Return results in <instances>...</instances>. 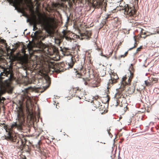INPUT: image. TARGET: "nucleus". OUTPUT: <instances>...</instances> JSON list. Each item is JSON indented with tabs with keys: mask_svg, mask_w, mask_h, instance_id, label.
<instances>
[{
	"mask_svg": "<svg viewBox=\"0 0 159 159\" xmlns=\"http://www.w3.org/2000/svg\"><path fill=\"white\" fill-rule=\"evenodd\" d=\"M134 40L135 41L134 44H136V42H135V41H136V39H135V38L134 37Z\"/></svg>",
	"mask_w": 159,
	"mask_h": 159,
	"instance_id": "23",
	"label": "nucleus"
},
{
	"mask_svg": "<svg viewBox=\"0 0 159 159\" xmlns=\"http://www.w3.org/2000/svg\"><path fill=\"white\" fill-rule=\"evenodd\" d=\"M62 33L63 37L65 38L66 40H68L69 39V37L66 36V34L67 33V31L65 30H63L62 31Z\"/></svg>",
	"mask_w": 159,
	"mask_h": 159,
	"instance_id": "12",
	"label": "nucleus"
},
{
	"mask_svg": "<svg viewBox=\"0 0 159 159\" xmlns=\"http://www.w3.org/2000/svg\"><path fill=\"white\" fill-rule=\"evenodd\" d=\"M135 46H135V45H134V46L133 48H129V50H130V49H132V48H134Z\"/></svg>",
	"mask_w": 159,
	"mask_h": 159,
	"instance_id": "27",
	"label": "nucleus"
},
{
	"mask_svg": "<svg viewBox=\"0 0 159 159\" xmlns=\"http://www.w3.org/2000/svg\"><path fill=\"white\" fill-rule=\"evenodd\" d=\"M115 59H117L116 57H115Z\"/></svg>",
	"mask_w": 159,
	"mask_h": 159,
	"instance_id": "35",
	"label": "nucleus"
},
{
	"mask_svg": "<svg viewBox=\"0 0 159 159\" xmlns=\"http://www.w3.org/2000/svg\"><path fill=\"white\" fill-rule=\"evenodd\" d=\"M24 159H26L25 158V157Z\"/></svg>",
	"mask_w": 159,
	"mask_h": 159,
	"instance_id": "36",
	"label": "nucleus"
},
{
	"mask_svg": "<svg viewBox=\"0 0 159 159\" xmlns=\"http://www.w3.org/2000/svg\"><path fill=\"white\" fill-rule=\"evenodd\" d=\"M111 80L110 82H111L112 83H115L116 82V80L118 79V77L116 73H112L110 75Z\"/></svg>",
	"mask_w": 159,
	"mask_h": 159,
	"instance_id": "9",
	"label": "nucleus"
},
{
	"mask_svg": "<svg viewBox=\"0 0 159 159\" xmlns=\"http://www.w3.org/2000/svg\"><path fill=\"white\" fill-rule=\"evenodd\" d=\"M141 48V47H140L139 48H137L136 50L137 51H139L140 49Z\"/></svg>",
	"mask_w": 159,
	"mask_h": 159,
	"instance_id": "20",
	"label": "nucleus"
},
{
	"mask_svg": "<svg viewBox=\"0 0 159 159\" xmlns=\"http://www.w3.org/2000/svg\"><path fill=\"white\" fill-rule=\"evenodd\" d=\"M47 80H46V81L47 82L48 84L46 86H43V87L44 88V90H45L47 88H48V87L49 85V84L50 83V82H49V77L48 76H47Z\"/></svg>",
	"mask_w": 159,
	"mask_h": 159,
	"instance_id": "13",
	"label": "nucleus"
},
{
	"mask_svg": "<svg viewBox=\"0 0 159 159\" xmlns=\"http://www.w3.org/2000/svg\"><path fill=\"white\" fill-rule=\"evenodd\" d=\"M127 53V52H126L124 54V55L125 56Z\"/></svg>",
	"mask_w": 159,
	"mask_h": 159,
	"instance_id": "25",
	"label": "nucleus"
},
{
	"mask_svg": "<svg viewBox=\"0 0 159 159\" xmlns=\"http://www.w3.org/2000/svg\"><path fill=\"white\" fill-rule=\"evenodd\" d=\"M32 35L34 38L36 39H39V37L40 36V35L39 32L38 31H37L34 33H33Z\"/></svg>",
	"mask_w": 159,
	"mask_h": 159,
	"instance_id": "10",
	"label": "nucleus"
},
{
	"mask_svg": "<svg viewBox=\"0 0 159 159\" xmlns=\"http://www.w3.org/2000/svg\"><path fill=\"white\" fill-rule=\"evenodd\" d=\"M12 89H12V88H11V89H10V92L11 93V92L12 91Z\"/></svg>",
	"mask_w": 159,
	"mask_h": 159,
	"instance_id": "29",
	"label": "nucleus"
},
{
	"mask_svg": "<svg viewBox=\"0 0 159 159\" xmlns=\"http://www.w3.org/2000/svg\"><path fill=\"white\" fill-rule=\"evenodd\" d=\"M142 34L145 35L146 34V33L142 32Z\"/></svg>",
	"mask_w": 159,
	"mask_h": 159,
	"instance_id": "26",
	"label": "nucleus"
},
{
	"mask_svg": "<svg viewBox=\"0 0 159 159\" xmlns=\"http://www.w3.org/2000/svg\"><path fill=\"white\" fill-rule=\"evenodd\" d=\"M124 14L128 15L129 16L133 15L135 13V11L133 7H129L128 6L125 7L123 9Z\"/></svg>",
	"mask_w": 159,
	"mask_h": 159,
	"instance_id": "6",
	"label": "nucleus"
},
{
	"mask_svg": "<svg viewBox=\"0 0 159 159\" xmlns=\"http://www.w3.org/2000/svg\"><path fill=\"white\" fill-rule=\"evenodd\" d=\"M154 34V33H153L151 34Z\"/></svg>",
	"mask_w": 159,
	"mask_h": 159,
	"instance_id": "34",
	"label": "nucleus"
},
{
	"mask_svg": "<svg viewBox=\"0 0 159 159\" xmlns=\"http://www.w3.org/2000/svg\"><path fill=\"white\" fill-rule=\"evenodd\" d=\"M9 87L8 84L5 85L2 82L0 83V103H2L5 99L3 97L1 98V95L5 92Z\"/></svg>",
	"mask_w": 159,
	"mask_h": 159,
	"instance_id": "5",
	"label": "nucleus"
},
{
	"mask_svg": "<svg viewBox=\"0 0 159 159\" xmlns=\"http://www.w3.org/2000/svg\"><path fill=\"white\" fill-rule=\"evenodd\" d=\"M19 111L18 112L17 115L18 120L16 122L14 123L11 125V128H9L7 125H4L2 127L6 132L7 133V137L8 139L11 138V133L13 128H16L17 129L21 130L22 128V125L24 122V115L22 109L21 107H19Z\"/></svg>",
	"mask_w": 159,
	"mask_h": 159,
	"instance_id": "1",
	"label": "nucleus"
},
{
	"mask_svg": "<svg viewBox=\"0 0 159 159\" xmlns=\"http://www.w3.org/2000/svg\"><path fill=\"white\" fill-rule=\"evenodd\" d=\"M11 3H13L15 7H17L19 4L20 0H9Z\"/></svg>",
	"mask_w": 159,
	"mask_h": 159,
	"instance_id": "11",
	"label": "nucleus"
},
{
	"mask_svg": "<svg viewBox=\"0 0 159 159\" xmlns=\"http://www.w3.org/2000/svg\"><path fill=\"white\" fill-rule=\"evenodd\" d=\"M124 109H127V108L126 107H125Z\"/></svg>",
	"mask_w": 159,
	"mask_h": 159,
	"instance_id": "33",
	"label": "nucleus"
},
{
	"mask_svg": "<svg viewBox=\"0 0 159 159\" xmlns=\"http://www.w3.org/2000/svg\"><path fill=\"white\" fill-rule=\"evenodd\" d=\"M29 10L32 15V17L31 19H27V21L29 22L31 21L34 23L36 22V18L34 14V11L33 10V6L32 2L30 0L28 1L26 4Z\"/></svg>",
	"mask_w": 159,
	"mask_h": 159,
	"instance_id": "3",
	"label": "nucleus"
},
{
	"mask_svg": "<svg viewBox=\"0 0 159 159\" xmlns=\"http://www.w3.org/2000/svg\"><path fill=\"white\" fill-rule=\"evenodd\" d=\"M22 52L24 54V55H25V49H23L22 50Z\"/></svg>",
	"mask_w": 159,
	"mask_h": 159,
	"instance_id": "19",
	"label": "nucleus"
},
{
	"mask_svg": "<svg viewBox=\"0 0 159 159\" xmlns=\"http://www.w3.org/2000/svg\"><path fill=\"white\" fill-rule=\"evenodd\" d=\"M23 101H25L26 102L27 107L29 106L31 104V100L30 98L27 95L26 93H25L24 96H23Z\"/></svg>",
	"mask_w": 159,
	"mask_h": 159,
	"instance_id": "8",
	"label": "nucleus"
},
{
	"mask_svg": "<svg viewBox=\"0 0 159 159\" xmlns=\"http://www.w3.org/2000/svg\"><path fill=\"white\" fill-rule=\"evenodd\" d=\"M54 20L53 18L45 17H43L42 19L40 17V15L38 20L36 19V22L34 23L33 30H35L37 29L36 27V24H40L48 33L51 32V29L54 23Z\"/></svg>",
	"mask_w": 159,
	"mask_h": 159,
	"instance_id": "2",
	"label": "nucleus"
},
{
	"mask_svg": "<svg viewBox=\"0 0 159 159\" xmlns=\"http://www.w3.org/2000/svg\"><path fill=\"white\" fill-rule=\"evenodd\" d=\"M62 1H69V2H71V1H73L74 0H61Z\"/></svg>",
	"mask_w": 159,
	"mask_h": 159,
	"instance_id": "21",
	"label": "nucleus"
},
{
	"mask_svg": "<svg viewBox=\"0 0 159 159\" xmlns=\"http://www.w3.org/2000/svg\"><path fill=\"white\" fill-rule=\"evenodd\" d=\"M4 123H3V124H2V123H1V124L0 123V126H1V125H4Z\"/></svg>",
	"mask_w": 159,
	"mask_h": 159,
	"instance_id": "30",
	"label": "nucleus"
},
{
	"mask_svg": "<svg viewBox=\"0 0 159 159\" xmlns=\"http://www.w3.org/2000/svg\"><path fill=\"white\" fill-rule=\"evenodd\" d=\"M91 34V32L90 31H86L84 33L85 35L87 36L88 37H89Z\"/></svg>",
	"mask_w": 159,
	"mask_h": 159,
	"instance_id": "14",
	"label": "nucleus"
},
{
	"mask_svg": "<svg viewBox=\"0 0 159 159\" xmlns=\"http://www.w3.org/2000/svg\"><path fill=\"white\" fill-rule=\"evenodd\" d=\"M130 72V77H129L128 79V82H126L125 81V80H126V77L124 76L122 78V84L121 85V86H124L125 85H129L130 84V82L131 81V80L132 79V73L129 71Z\"/></svg>",
	"mask_w": 159,
	"mask_h": 159,
	"instance_id": "7",
	"label": "nucleus"
},
{
	"mask_svg": "<svg viewBox=\"0 0 159 159\" xmlns=\"http://www.w3.org/2000/svg\"><path fill=\"white\" fill-rule=\"evenodd\" d=\"M59 5V4H57V3H56L54 4V6L56 7H58V6Z\"/></svg>",
	"mask_w": 159,
	"mask_h": 159,
	"instance_id": "22",
	"label": "nucleus"
},
{
	"mask_svg": "<svg viewBox=\"0 0 159 159\" xmlns=\"http://www.w3.org/2000/svg\"><path fill=\"white\" fill-rule=\"evenodd\" d=\"M27 47L28 48V50H31L32 48V45L30 44H29L27 45Z\"/></svg>",
	"mask_w": 159,
	"mask_h": 159,
	"instance_id": "16",
	"label": "nucleus"
},
{
	"mask_svg": "<svg viewBox=\"0 0 159 159\" xmlns=\"http://www.w3.org/2000/svg\"><path fill=\"white\" fill-rule=\"evenodd\" d=\"M125 57L124 54L123 55H121L118 57V58L119 59L122 57Z\"/></svg>",
	"mask_w": 159,
	"mask_h": 159,
	"instance_id": "18",
	"label": "nucleus"
},
{
	"mask_svg": "<svg viewBox=\"0 0 159 159\" xmlns=\"http://www.w3.org/2000/svg\"><path fill=\"white\" fill-rule=\"evenodd\" d=\"M149 34H148V35H147L146 36H145V37H143V38H146L147 36H149Z\"/></svg>",
	"mask_w": 159,
	"mask_h": 159,
	"instance_id": "28",
	"label": "nucleus"
},
{
	"mask_svg": "<svg viewBox=\"0 0 159 159\" xmlns=\"http://www.w3.org/2000/svg\"><path fill=\"white\" fill-rule=\"evenodd\" d=\"M70 66H72L73 65V63L72 62L71 64H70V65H69Z\"/></svg>",
	"mask_w": 159,
	"mask_h": 159,
	"instance_id": "24",
	"label": "nucleus"
},
{
	"mask_svg": "<svg viewBox=\"0 0 159 159\" xmlns=\"http://www.w3.org/2000/svg\"><path fill=\"white\" fill-rule=\"evenodd\" d=\"M21 60L22 62L23 63H25L26 61V59L24 57H21Z\"/></svg>",
	"mask_w": 159,
	"mask_h": 159,
	"instance_id": "15",
	"label": "nucleus"
},
{
	"mask_svg": "<svg viewBox=\"0 0 159 159\" xmlns=\"http://www.w3.org/2000/svg\"><path fill=\"white\" fill-rule=\"evenodd\" d=\"M145 83L146 86H148L150 85V83L149 82L147 81H145Z\"/></svg>",
	"mask_w": 159,
	"mask_h": 159,
	"instance_id": "17",
	"label": "nucleus"
},
{
	"mask_svg": "<svg viewBox=\"0 0 159 159\" xmlns=\"http://www.w3.org/2000/svg\"><path fill=\"white\" fill-rule=\"evenodd\" d=\"M101 55L102 56H104L105 57H106V56L105 55Z\"/></svg>",
	"mask_w": 159,
	"mask_h": 159,
	"instance_id": "32",
	"label": "nucleus"
},
{
	"mask_svg": "<svg viewBox=\"0 0 159 159\" xmlns=\"http://www.w3.org/2000/svg\"><path fill=\"white\" fill-rule=\"evenodd\" d=\"M2 51V50L0 49V53Z\"/></svg>",
	"mask_w": 159,
	"mask_h": 159,
	"instance_id": "31",
	"label": "nucleus"
},
{
	"mask_svg": "<svg viewBox=\"0 0 159 159\" xmlns=\"http://www.w3.org/2000/svg\"><path fill=\"white\" fill-rule=\"evenodd\" d=\"M3 72L0 74V76L1 78L2 75H5L8 77L9 80H11L13 79V77L12 72V69L11 67L9 66L8 68H2Z\"/></svg>",
	"mask_w": 159,
	"mask_h": 159,
	"instance_id": "4",
	"label": "nucleus"
}]
</instances>
